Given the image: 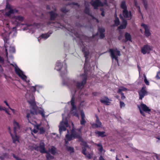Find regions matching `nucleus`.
I'll return each instance as SVG.
<instances>
[{
    "mask_svg": "<svg viewBox=\"0 0 160 160\" xmlns=\"http://www.w3.org/2000/svg\"><path fill=\"white\" fill-rule=\"evenodd\" d=\"M90 3L94 9L96 10L98 9L99 7H102L104 5H108L107 0H104L103 2H102L101 0H92L90 2Z\"/></svg>",
    "mask_w": 160,
    "mask_h": 160,
    "instance_id": "1",
    "label": "nucleus"
},
{
    "mask_svg": "<svg viewBox=\"0 0 160 160\" xmlns=\"http://www.w3.org/2000/svg\"><path fill=\"white\" fill-rule=\"evenodd\" d=\"M88 71V69H85L84 70V74H83L82 76H83V79L81 82H78L76 83V88L79 89H81L84 86V85L87 82V75Z\"/></svg>",
    "mask_w": 160,
    "mask_h": 160,
    "instance_id": "2",
    "label": "nucleus"
},
{
    "mask_svg": "<svg viewBox=\"0 0 160 160\" xmlns=\"http://www.w3.org/2000/svg\"><path fill=\"white\" fill-rule=\"evenodd\" d=\"M109 52L110 53L111 57L112 60L115 59V60L118 62V56H117L120 55V52L119 51L117 50V48L115 49H109Z\"/></svg>",
    "mask_w": 160,
    "mask_h": 160,
    "instance_id": "3",
    "label": "nucleus"
},
{
    "mask_svg": "<svg viewBox=\"0 0 160 160\" xmlns=\"http://www.w3.org/2000/svg\"><path fill=\"white\" fill-rule=\"evenodd\" d=\"M138 108L141 114L144 117L145 116V115L144 112L149 113L151 111V110L146 104L141 103L140 107L138 106Z\"/></svg>",
    "mask_w": 160,
    "mask_h": 160,
    "instance_id": "4",
    "label": "nucleus"
},
{
    "mask_svg": "<svg viewBox=\"0 0 160 160\" xmlns=\"http://www.w3.org/2000/svg\"><path fill=\"white\" fill-rule=\"evenodd\" d=\"M153 48V47L152 46L146 44L141 48V52L144 55L146 53L149 54L150 52L152 50Z\"/></svg>",
    "mask_w": 160,
    "mask_h": 160,
    "instance_id": "5",
    "label": "nucleus"
},
{
    "mask_svg": "<svg viewBox=\"0 0 160 160\" xmlns=\"http://www.w3.org/2000/svg\"><path fill=\"white\" fill-rule=\"evenodd\" d=\"M15 71L16 73L23 80L27 82L26 80L27 78L26 76L23 74L22 71L16 65L15 68Z\"/></svg>",
    "mask_w": 160,
    "mask_h": 160,
    "instance_id": "6",
    "label": "nucleus"
},
{
    "mask_svg": "<svg viewBox=\"0 0 160 160\" xmlns=\"http://www.w3.org/2000/svg\"><path fill=\"white\" fill-rule=\"evenodd\" d=\"M15 71L16 73L23 80L27 82L26 80L27 78L26 76L23 74L22 71L16 65L15 68Z\"/></svg>",
    "mask_w": 160,
    "mask_h": 160,
    "instance_id": "7",
    "label": "nucleus"
},
{
    "mask_svg": "<svg viewBox=\"0 0 160 160\" xmlns=\"http://www.w3.org/2000/svg\"><path fill=\"white\" fill-rule=\"evenodd\" d=\"M95 116L96 118L95 121V123H91L92 127L93 128H102V123L100 121L98 116L96 114Z\"/></svg>",
    "mask_w": 160,
    "mask_h": 160,
    "instance_id": "8",
    "label": "nucleus"
},
{
    "mask_svg": "<svg viewBox=\"0 0 160 160\" xmlns=\"http://www.w3.org/2000/svg\"><path fill=\"white\" fill-rule=\"evenodd\" d=\"M13 18L15 20V24H16L17 26H20L21 25H23V24H21L20 22H17V21L22 22L24 19L23 17L21 15L15 16L13 17Z\"/></svg>",
    "mask_w": 160,
    "mask_h": 160,
    "instance_id": "9",
    "label": "nucleus"
},
{
    "mask_svg": "<svg viewBox=\"0 0 160 160\" xmlns=\"http://www.w3.org/2000/svg\"><path fill=\"white\" fill-rule=\"evenodd\" d=\"M141 26L142 27L145 29L144 35L147 37H148L151 35V33L150 31V28L148 26L143 23H142L141 25Z\"/></svg>",
    "mask_w": 160,
    "mask_h": 160,
    "instance_id": "10",
    "label": "nucleus"
},
{
    "mask_svg": "<svg viewBox=\"0 0 160 160\" xmlns=\"http://www.w3.org/2000/svg\"><path fill=\"white\" fill-rule=\"evenodd\" d=\"M122 13L124 17L128 20H130L132 18V16L131 11H130L128 12V9L123 10Z\"/></svg>",
    "mask_w": 160,
    "mask_h": 160,
    "instance_id": "11",
    "label": "nucleus"
},
{
    "mask_svg": "<svg viewBox=\"0 0 160 160\" xmlns=\"http://www.w3.org/2000/svg\"><path fill=\"white\" fill-rule=\"evenodd\" d=\"M139 95V99L142 100L145 96L147 94V92L145 89V88L143 87L141 90L138 92Z\"/></svg>",
    "mask_w": 160,
    "mask_h": 160,
    "instance_id": "12",
    "label": "nucleus"
},
{
    "mask_svg": "<svg viewBox=\"0 0 160 160\" xmlns=\"http://www.w3.org/2000/svg\"><path fill=\"white\" fill-rule=\"evenodd\" d=\"M39 151L42 153H45L46 152L45 148V144L42 141H41L39 145Z\"/></svg>",
    "mask_w": 160,
    "mask_h": 160,
    "instance_id": "13",
    "label": "nucleus"
},
{
    "mask_svg": "<svg viewBox=\"0 0 160 160\" xmlns=\"http://www.w3.org/2000/svg\"><path fill=\"white\" fill-rule=\"evenodd\" d=\"M13 126L14 133H17V132L18 130L20 129V126L17 122L15 120H14L13 122Z\"/></svg>",
    "mask_w": 160,
    "mask_h": 160,
    "instance_id": "14",
    "label": "nucleus"
},
{
    "mask_svg": "<svg viewBox=\"0 0 160 160\" xmlns=\"http://www.w3.org/2000/svg\"><path fill=\"white\" fill-rule=\"evenodd\" d=\"M98 32L100 34L99 37L101 39L105 37V29L103 28H98Z\"/></svg>",
    "mask_w": 160,
    "mask_h": 160,
    "instance_id": "15",
    "label": "nucleus"
},
{
    "mask_svg": "<svg viewBox=\"0 0 160 160\" xmlns=\"http://www.w3.org/2000/svg\"><path fill=\"white\" fill-rule=\"evenodd\" d=\"M9 132L12 140L13 142L16 143V142H19V137L17 135V133H14V135H13L10 131Z\"/></svg>",
    "mask_w": 160,
    "mask_h": 160,
    "instance_id": "16",
    "label": "nucleus"
},
{
    "mask_svg": "<svg viewBox=\"0 0 160 160\" xmlns=\"http://www.w3.org/2000/svg\"><path fill=\"white\" fill-rule=\"evenodd\" d=\"M83 54L84 55V56L85 58V63L84 64V69H88L86 68V66L87 64V60L88 58V56L89 54V52L88 50H87L86 51H85L83 52Z\"/></svg>",
    "mask_w": 160,
    "mask_h": 160,
    "instance_id": "17",
    "label": "nucleus"
},
{
    "mask_svg": "<svg viewBox=\"0 0 160 160\" xmlns=\"http://www.w3.org/2000/svg\"><path fill=\"white\" fill-rule=\"evenodd\" d=\"M89 5L88 4L87 5H86L83 10V12L86 14L88 15V16H91L92 18H94V17L90 13L89 8Z\"/></svg>",
    "mask_w": 160,
    "mask_h": 160,
    "instance_id": "18",
    "label": "nucleus"
},
{
    "mask_svg": "<svg viewBox=\"0 0 160 160\" xmlns=\"http://www.w3.org/2000/svg\"><path fill=\"white\" fill-rule=\"evenodd\" d=\"M71 133L73 137L74 138H81L80 134L75 131V129L72 128L71 130Z\"/></svg>",
    "mask_w": 160,
    "mask_h": 160,
    "instance_id": "19",
    "label": "nucleus"
},
{
    "mask_svg": "<svg viewBox=\"0 0 160 160\" xmlns=\"http://www.w3.org/2000/svg\"><path fill=\"white\" fill-rule=\"evenodd\" d=\"M30 104L32 106V109L33 110L34 112H33L32 111L31 112V113L37 114V109L38 108V107H37L34 101H32Z\"/></svg>",
    "mask_w": 160,
    "mask_h": 160,
    "instance_id": "20",
    "label": "nucleus"
},
{
    "mask_svg": "<svg viewBox=\"0 0 160 160\" xmlns=\"http://www.w3.org/2000/svg\"><path fill=\"white\" fill-rule=\"evenodd\" d=\"M52 33V31H49L47 33L42 34L40 36V38L47 39L49 37L50 35Z\"/></svg>",
    "mask_w": 160,
    "mask_h": 160,
    "instance_id": "21",
    "label": "nucleus"
},
{
    "mask_svg": "<svg viewBox=\"0 0 160 160\" xmlns=\"http://www.w3.org/2000/svg\"><path fill=\"white\" fill-rule=\"evenodd\" d=\"M81 119L80 120V124L82 126H85L86 121L85 120V115L83 112H81Z\"/></svg>",
    "mask_w": 160,
    "mask_h": 160,
    "instance_id": "22",
    "label": "nucleus"
},
{
    "mask_svg": "<svg viewBox=\"0 0 160 160\" xmlns=\"http://www.w3.org/2000/svg\"><path fill=\"white\" fill-rule=\"evenodd\" d=\"M127 89L124 87H122L121 88H119L117 92L118 93L120 94L121 95V98L122 100H123L126 98L125 96L124 95V94L122 92V91H125Z\"/></svg>",
    "mask_w": 160,
    "mask_h": 160,
    "instance_id": "23",
    "label": "nucleus"
},
{
    "mask_svg": "<svg viewBox=\"0 0 160 160\" xmlns=\"http://www.w3.org/2000/svg\"><path fill=\"white\" fill-rule=\"evenodd\" d=\"M9 10L5 14L8 17H9L12 14L17 13L18 12V11L16 9H9Z\"/></svg>",
    "mask_w": 160,
    "mask_h": 160,
    "instance_id": "24",
    "label": "nucleus"
},
{
    "mask_svg": "<svg viewBox=\"0 0 160 160\" xmlns=\"http://www.w3.org/2000/svg\"><path fill=\"white\" fill-rule=\"evenodd\" d=\"M50 16V19L51 20H53L55 19L58 16V14L54 13L53 11H51L49 12Z\"/></svg>",
    "mask_w": 160,
    "mask_h": 160,
    "instance_id": "25",
    "label": "nucleus"
},
{
    "mask_svg": "<svg viewBox=\"0 0 160 160\" xmlns=\"http://www.w3.org/2000/svg\"><path fill=\"white\" fill-rule=\"evenodd\" d=\"M125 37L126 40H123V42H125L128 41H129L131 42H132L131 36L129 33L127 32H126L125 33Z\"/></svg>",
    "mask_w": 160,
    "mask_h": 160,
    "instance_id": "26",
    "label": "nucleus"
},
{
    "mask_svg": "<svg viewBox=\"0 0 160 160\" xmlns=\"http://www.w3.org/2000/svg\"><path fill=\"white\" fill-rule=\"evenodd\" d=\"M75 97L74 95H72V98L70 101L72 107V110H73L76 109V105H75Z\"/></svg>",
    "mask_w": 160,
    "mask_h": 160,
    "instance_id": "27",
    "label": "nucleus"
},
{
    "mask_svg": "<svg viewBox=\"0 0 160 160\" xmlns=\"http://www.w3.org/2000/svg\"><path fill=\"white\" fill-rule=\"evenodd\" d=\"M105 99H101L100 100V102L102 103H104L105 105H109L110 103V102L109 101V99L107 97H105Z\"/></svg>",
    "mask_w": 160,
    "mask_h": 160,
    "instance_id": "28",
    "label": "nucleus"
},
{
    "mask_svg": "<svg viewBox=\"0 0 160 160\" xmlns=\"http://www.w3.org/2000/svg\"><path fill=\"white\" fill-rule=\"evenodd\" d=\"M120 7L121 8L123 9V10L128 9L127 6L125 1L123 0L121 1L120 4Z\"/></svg>",
    "mask_w": 160,
    "mask_h": 160,
    "instance_id": "29",
    "label": "nucleus"
},
{
    "mask_svg": "<svg viewBox=\"0 0 160 160\" xmlns=\"http://www.w3.org/2000/svg\"><path fill=\"white\" fill-rule=\"evenodd\" d=\"M95 133L96 134L98 135V137L103 138L106 136V135L105 134V132L104 131L101 132L99 131H97L95 132Z\"/></svg>",
    "mask_w": 160,
    "mask_h": 160,
    "instance_id": "30",
    "label": "nucleus"
},
{
    "mask_svg": "<svg viewBox=\"0 0 160 160\" xmlns=\"http://www.w3.org/2000/svg\"><path fill=\"white\" fill-rule=\"evenodd\" d=\"M62 68V63L58 61L56 64L55 69L57 71H59L61 70Z\"/></svg>",
    "mask_w": 160,
    "mask_h": 160,
    "instance_id": "31",
    "label": "nucleus"
},
{
    "mask_svg": "<svg viewBox=\"0 0 160 160\" xmlns=\"http://www.w3.org/2000/svg\"><path fill=\"white\" fill-rule=\"evenodd\" d=\"M65 148L70 153H72L74 152V149L73 147L65 145Z\"/></svg>",
    "mask_w": 160,
    "mask_h": 160,
    "instance_id": "32",
    "label": "nucleus"
},
{
    "mask_svg": "<svg viewBox=\"0 0 160 160\" xmlns=\"http://www.w3.org/2000/svg\"><path fill=\"white\" fill-rule=\"evenodd\" d=\"M4 64V60L2 57L0 56V72H2L3 71V69L2 65Z\"/></svg>",
    "mask_w": 160,
    "mask_h": 160,
    "instance_id": "33",
    "label": "nucleus"
},
{
    "mask_svg": "<svg viewBox=\"0 0 160 160\" xmlns=\"http://www.w3.org/2000/svg\"><path fill=\"white\" fill-rule=\"evenodd\" d=\"M49 152L53 155H54L57 153L56 148L54 146H52L51 149L49 150Z\"/></svg>",
    "mask_w": 160,
    "mask_h": 160,
    "instance_id": "34",
    "label": "nucleus"
},
{
    "mask_svg": "<svg viewBox=\"0 0 160 160\" xmlns=\"http://www.w3.org/2000/svg\"><path fill=\"white\" fill-rule=\"evenodd\" d=\"M46 153V157L47 160H51L54 158V157L51 155L48 151H46V152H45Z\"/></svg>",
    "mask_w": 160,
    "mask_h": 160,
    "instance_id": "35",
    "label": "nucleus"
},
{
    "mask_svg": "<svg viewBox=\"0 0 160 160\" xmlns=\"http://www.w3.org/2000/svg\"><path fill=\"white\" fill-rule=\"evenodd\" d=\"M95 145L98 147H99L98 149V150L101 152H102L103 150V148L101 143H95Z\"/></svg>",
    "mask_w": 160,
    "mask_h": 160,
    "instance_id": "36",
    "label": "nucleus"
},
{
    "mask_svg": "<svg viewBox=\"0 0 160 160\" xmlns=\"http://www.w3.org/2000/svg\"><path fill=\"white\" fill-rule=\"evenodd\" d=\"M66 138L67 139V140L68 141H71L73 138V137L71 133L70 134H67L65 136Z\"/></svg>",
    "mask_w": 160,
    "mask_h": 160,
    "instance_id": "37",
    "label": "nucleus"
},
{
    "mask_svg": "<svg viewBox=\"0 0 160 160\" xmlns=\"http://www.w3.org/2000/svg\"><path fill=\"white\" fill-rule=\"evenodd\" d=\"M38 109H37V114L38 113L41 115L43 117H45V114L44 113V111L43 110H39Z\"/></svg>",
    "mask_w": 160,
    "mask_h": 160,
    "instance_id": "38",
    "label": "nucleus"
},
{
    "mask_svg": "<svg viewBox=\"0 0 160 160\" xmlns=\"http://www.w3.org/2000/svg\"><path fill=\"white\" fill-rule=\"evenodd\" d=\"M114 26H118L119 25L120 23V22L118 18H116V19H115L114 20Z\"/></svg>",
    "mask_w": 160,
    "mask_h": 160,
    "instance_id": "39",
    "label": "nucleus"
},
{
    "mask_svg": "<svg viewBox=\"0 0 160 160\" xmlns=\"http://www.w3.org/2000/svg\"><path fill=\"white\" fill-rule=\"evenodd\" d=\"M66 130V128L64 126L61 124V126H59V131L60 133L62 131H65Z\"/></svg>",
    "mask_w": 160,
    "mask_h": 160,
    "instance_id": "40",
    "label": "nucleus"
},
{
    "mask_svg": "<svg viewBox=\"0 0 160 160\" xmlns=\"http://www.w3.org/2000/svg\"><path fill=\"white\" fill-rule=\"evenodd\" d=\"M69 10L66 7H63L60 9V11L63 13H66L69 11Z\"/></svg>",
    "mask_w": 160,
    "mask_h": 160,
    "instance_id": "41",
    "label": "nucleus"
},
{
    "mask_svg": "<svg viewBox=\"0 0 160 160\" xmlns=\"http://www.w3.org/2000/svg\"><path fill=\"white\" fill-rule=\"evenodd\" d=\"M38 130L39 131V133L40 134H43L45 132V130L43 127L40 128Z\"/></svg>",
    "mask_w": 160,
    "mask_h": 160,
    "instance_id": "42",
    "label": "nucleus"
},
{
    "mask_svg": "<svg viewBox=\"0 0 160 160\" xmlns=\"http://www.w3.org/2000/svg\"><path fill=\"white\" fill-rule=\"evenodd\" d=\"M143 4L144 5V8L146 10H147L148 7V2L146 0H142Z\"/></svg>",
    "mask_w": 160,
    "mask_h": 160,
    "instance_id": "43",
    "label": "nucleus"
},
{
    "mask_svg": "<svg viewBox=\"0 0 160 160\" xmlns=\"http://www.w3.org/2000/svg\"><path fill=\"white\" fill-rule=\"evenodd\" d=\"M9 51L10 53H14L15 52V49L14 47H10L9 48Z\"/></svg>",
    "mask_w": 160,
    "mask_h": 160,
    "instance_id": "44",
    "label": "nucleus"
},
{
    "mask_svg": "<svg viewBox=\"0 0 160 160\" xmlns=\"http://www.w3.org/2000/svg\"><path fill=\"white\" fill-rule=\"evenodd\" d=\"M126 27L127 26L122 24L118 27V30L124 29L126 28Z\"/></svg>",
    "mask_w": 160,
    "mask_h": 160,
    "instance_id": "45",
    "label": "nucleus"
},
{
    "mask_svg": "<svg viewBox=\"0 0 160 160\" xmlns=\"http://www.w3.org/2000/svg\"><path fill=\"white\" fill-rule=\"evenodd\" d=\"M144 82L147 85H149V81L147 79L146 77V76L145 74L144 75Z\"/></svg>",
    "mask_w": 160,
    "mask_h": 160,
    "instance_id": "46",
    "label": "nucleus"
},
{
    "mask_svg": "<svg viewBox=\"0 0 160 160\" xmlns=\"http://www.w3.org/2000/svg\"><path fill=\"white\" fill-rule=\"evenodd\" d=\"M6 8L8 9H12L11 5L8 3H7Z\"/></svg>",
    "mask_w": 160,
    "mask_h": 160,
    "instance_id": "47",
    "label": "nucleus"
},
{
    "mask_svg": "<svg viewBox=\"0 0 160 160\" xmlns=\"http://www.w3.org/2000/svg\"><path fill=\"white\" fill-rule=\"evenodd\" d=\"M120 108H122V107H124L125 104L123 102L120 101Z\"/></svg>",
    "mask_w": 160,
    "mask_h": 160,
    "instance_id": "48",
    "label": "nucleus"
},
{
    "mask_svg": "<svg viewBox=\"0 0 160 160\" xmlns=\"http://www.w3.org/2000/svg\"><path fill=\"white\" fill-rule=\"evenodd\" d=\"M160 72H158L157 73V74L156 75V78L157 79H160Z\"/></svg>",
    "mask_w": 160,
    "mask_h": 160,
    "instance_id": "49",
    "label": "nucleus"
},
{
    "mask_svg": "<svg viewBox=\"0 0 160 160\" xmlns=\"http://www.w3.org/2000/svg\"><path fill=\"white\" fill-rule=\"evenodd\" d=\"M86 149L85 148H82V153L85 155H86L87 153L86 152Z\"/></svg>",
    "mask_w": 160,
    "mask_h": 160,
    "instance_id": "50",
    "label": "nucleus"
},
{
    "mask_svg": "<svg viewBox=\"0 0 160 160\" xmlns=\"http://www.w3.org/2000/svg\"><path fill=\"white\" fill-rule=\"evenodd\" d=\"M4 103L6 104V105L8 106V108L10 109L11 110H12V111H14V110L13 109H12V108H11L9 104H8V102H7L6 101H4Z\"/></svg>",
    "mask_w": 160,
    "mask_h": 160,
    "instance_id": "51",
    "label": "nucleus"
},
{
    "mask_svg": "<svg viewBox=\"0 0 160 160\" xmlns=\"http://www.w3.org/2000/svg\"><path fill=\"white\" fill-rule=\"evenodd\" d=\"M3 157L5 158H9V154L6 153H3Z\"/></svg>",
    "mask_w": 160,
    "mask_h": 160,
    "instance_id": "52",
    "label": "nucleus"
},
{
    "mask_svg": "<svg viewBox=\"0 0 160 160\" xmlns=\"http://www.w3.org/2000/svg\"><path fill=\"white\" fill-rule=\"evenodd\" d=\"M27 118L28 121L29 122L31 123L30 120H29L30 118V114L29 113H28L27 114L26 116Z\"/></svg>",
    "mask_w": 160,
    "mask_h": 160,
    "instance_id": "53",
    "label": "nucleus"
},
{
    "mask_svg": "<svg viewBox=\"0 0 160 160\" xmlns=\"http://www.w3.org/2000/svg\"><path fill=\"white\" fill-rule=\"evenodd\" d=\"M62 123H63V124L65 125L66 127H68V122L67 120L64 122H62L61 124H62Z\"/></svg>",
    "mask_w": 160,
    "mask_h": 160,
    "instance_id": "54",
    "label": "nucleus"
},
{
    "mask_svg": "<svg viewBox=\"0 0 160 160\" xmlns=\"http://www.w3.org/2000/svg\"><path fill=\"white\" fill-rule=\"evenodd\" d=\"M122 24H123L124 25L127 26V22L126 20L123 19L122 20Z\"/></svg>",
    "mask_w": 160,
    "mask_h": 160,
    "instance_id": "55",
    "label": "nucleus"
},
{
    "mask_svg": "<svg viewBox=\"0 0 160 160\" xmlns=\"http://www.w3.org/2000/svg\"><path fill=\"white\" fill-rule=\"evenodd\" d=\"M71 4L73 5H76L79 7V4L77 2H72L71 3Z\"/></svg>",
    "mask_w": 160,
    "mask_h": 160,
    "instance_id": "56",
    "label": "nucleus"
},
{
    "mask_svg": "<svg viewBox=\"0 0 160 160\" xmlns=\"http://www.w3.org/2000/svg\"><path fill=\"white\" fill-rule=\"evenodd\" d=\"M67 66H66V67L65 68V69H64V71H63V73L62 72L61 74H66V73H67Z\"/></svg>",
    "mask_w": 160,
    "mask_h": 160,
    "instance_id": "57",
    "label": "nucleus"
},
{
    "mask_svg": "<svg viewBox=\"0 0 160 160\" xmlns=\"http://www.w3.org/2000/svg\"><path fill=\"white\" fill-rule=\"evenodd\" d=\"M33 148L34 150L38 151V149L39 148V146H38L37 145L35 146L34 148Z\"/></svg>",
    "mask_w": 160,
    "mask_h": 160,
    "instance_id": "58",
    "label": "nucleus"
},
{
    "mask_svg": "<svg viewBox=\"0 0 160 160\" xmlns=\"http://www.w3.org/2000/svg\"><path fill=\"white\" fill-rule=\"evenodd\" d=\"M87 48L85 47L84 46L83 47H82V52H83L86 51L87 50Z\"/></svg>",
    "mask_w": 160,
    "mask_h": 160,
    "instance_id": "59",
    "label": "nucleus"
},
{
    "mask_svg": "<svg viewBox=\"0 0 160 160\" xmlns=\"http://www.w3.org/2000/svg\"><path fill=\"white\" fill-rule=\"evenodd\" d=\"M6 108H3V107L0 106V111L5 110Z\"/></svg>",
    "mask_w": 160,
    "mask_h": 160,
    "instance_id": "60",
    "label": "nucleus"
},
{
    "mask_svg": "<svg viewBox=\"0 0 160 160\" xmlns=\"http://www.w3.org/2000/svg\"><path fill=\"white\" fill-rule=\"evenodd\" d=\"M69 141H68V140H67V139L66 138L65 139V145H67V144H68V142Z\"/></svg>",
    "mask_w": 160,
    "mask_h": 160,
    "instance_id": "61",
    "label": "nucleus"
},
{
    "mask_svg": "<svg viewBox=\"0 0 160 160\" xmlns=\"http://www.w3.org/2000/svg\"><path fill=\"white\" fill-rule=\"evenodd\" d=\"M32 88L33 89V92H35L36 91V86H32Z\"/></svg>",
    "mask_w": 160,
    "mask_h": 160,
    "instance_id": "62",
    "label": "nucleus"
},
{
    "mask_svg": "<svg viewBox=\"0 0 160 160\" xmlns=\"http://www.w3.org/2000/svg\"><path fill=\"white\" fill-rule=\"evenodd\" d=\"M74 35H75V36L76 37L78 38L79 37V34L78 33H77V32L75 33L74 34Z\"/></svg>",
    "mask_w": 160,
    "mask_h": 160,
    "instance_id": "63",
    "label": "nucleus"
},
{
    "mask_svg": "<svg viewBox=\"0 0 160 160\" xmlns=\"http://www.w3.org/2000/svg\"><path fill=\"white\" fill-rule=\"evenodd\" d=\"M99 160H105L103 158L102 156H101L99 157Z\"/></svg>",
    "mask_w": 160,
    "mask_h": 160,
    "instance_id": "64",
    "label": "nucleus"
}]
</instances>
